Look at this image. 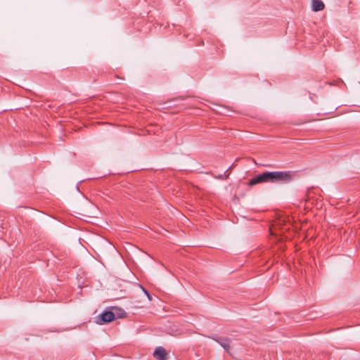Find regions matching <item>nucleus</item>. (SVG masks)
Here are the masks:
<instances>
[{
  "mask_svg": "<svg viewBox=\"0 0 360 360\" xmlns=\"http://www.w3.org/2000/svg\"><path fill=\"white\" fill-rule=\"evenodd\" d=\"M153 356L158 360H167V354L166 350L162 347H158L153 353Z\"/></svg>",
  "mask_w": 360,
  "mask_h": 360,
  "instance_id": "obj_5",
  "label": "nucleus"
},
{
  "mask_svg": "<svg viewBox=\"0 0 360 360\" xmlns=\"http://www.w3.org/2000/svg\"><path fill=\"white\" fill-rule=\"evenodd\" d=\"M233 165H231L229 169H226V171L225 172L226 173V172L229 171L230 169H231Z\"/></svg>",
  "mask_w": 360,
  "mask_h": 360,
  "instance_id": "obj_9",
  "label": "nucleus"
},
{
  "mask_svg": "<svg viewBox=\"0 0 360 360\" xmlns=\"http://www.w3.org/2000/svg\"><path fill=\"white\" fill-rule=\"evenodd\" d=\"M271 226H273V220L271 219Z\"/></svg>",
  "mask_w": 360,
  "mask_h": 360,
  "instance_id": "obj_11",
  "label": "nucleus"
},
{
  "mask_svg": "<svg viewBox=\"0 0 360 360\" xmlns=\"http://www.w3.org/2000/svg\"><path fill=\"white\" fill-rule=\"evenodd\" d=\"M209 338L219 343L225 349L226 352L229 353L230 343L231 342V338L219 337L216 335L210 336Z\"/></svg>",
  "mask_w": 360,
  "mask_h": 360,
  "instance_id": "obj_4",
  "label": "nucleus"
},
{
  "mask_svg": "<svg viewBox=\"0 0 360 360\" xmlns=\"http://www.w3.org/2000/svg\"><path fill=\"white\" fill-rule=\"evenodd\" d=\"M292 179L293 173L292 172H271V183L288 184L290 183Z\"/></svg>",
  "mask_w": 360,
  "mask_h": 360,
  "instance_id": "obj_1",
  "label": "nucleus"
},
{
  "mask_svg": "<svg viewBox=\"0 0 360 360\" xmlns=\"http://www.w3.org/2000/svg\"><path fill=\"white\" fill-rule=\"evenodd\" d=\"M271 240H273V236H274V233H273V231H271Z\"/></svg>",
  "mask_w": 360,
  "mask_h": 360,
  "instance_id": "obj_10",
  "label": "nucleus"
},
{
  "mask_svg": "<svg viewBox=\"0 0 360 360\" xmlns=\"http://www.w3.org/2000/svg\"><path fill=\"white\" fill-rule=\"evenodd\" d=\"M115 318V314L111 311H104L96 317V323L104 324L113 321Z\"/></svg>",
  "mask_w": 360,
  "mask_h": 360,
  "instance_id": "obj_3",
  "label": "nucleus"
},
{
  "mask_svg": "<svg viewBox=\"0 0 360 360\" xmlns=\"http://www.w3.org/2000/svg\"><path fill=\"white\" fill-rule=\"evenodd\" d=\"M228 176L229 174H226V172H224V174H219V176H216V178L219 179H224L228 178Z\"/></svg>",
  "mask_w": 360,
  "mask_h": 360,
  "instance_id": "obj_7",
  "label": "nucleus"
},
{
  "mask_svg": "<svg viewBox=\"0 0 360 360\" xmlns=\"http://www.w3.org/2000/svg\"><path fill=\"white\" fill-rule=\"evenodd\" d=\"M270 181V172L267 171L262 174L256 175L255 177L250 179L248 185L252 186L259 184L267 183Z\"/></svg>",
  "mask_w": 360,
  "mask_h": 360,
  "instance_id": "obj_2",
  "label": "nucleus"
},
{
  "mask_svg": "<svg viewBox=\"0 0 360 360\" xmlns=\"http://www.w3.org/2000/svg\"><path fill=\"white\" fill-rule=\"evenodd\" d=\"M141 288L143 290V291L144 292V293L146 295V296L148 297V300H152V297H151V295L149 293V292L146 289L144 288L143 286H141Z\"/></svg>",
  "mask_w": 360,
  "mask_h": 360,
  "instance_id": "obj_8",
  "label": "nucleus"
},
{
  "mask_svg": "<svg viewBox=\"0 0 360 360\" xmlns=\"http://www.w3.org/2000/svg\"><path fill=\"white\" fill-rule=\"evenodd\" d=\"M311 9L317 12L323 10L325 5L321 0H311Z\"/></svg>",
  "mask_w": 360,
  "mask_h": 360,
  "instance_id": "obj_6",
  "label": "nucleus"
}]
</instances>
